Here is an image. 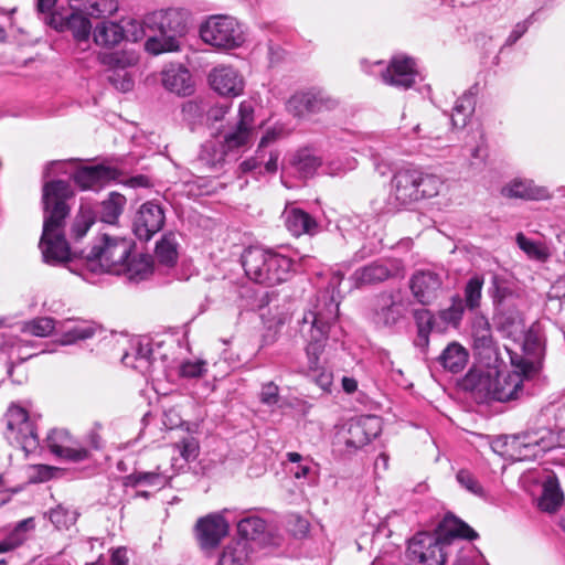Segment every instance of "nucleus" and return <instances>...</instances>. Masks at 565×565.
Masks as SVG:
<instances>
[{
	"label": "nucleus",
	"mask_w": 565,
	"mask_h": 565,
	"mask_svg": "<svg viewBox=\"0 0 565 565\" xmlns=\"http://www.w3.org/2000/svg\"><path fill=\"white\" fill-rule=\"evenodd\" d=\"M524 356L511 358L520 372L501 369V361L484 367H472L462 380V388L469 391L479 403L489 401L508 402L516 399L523 392V375L529 376L537 370L541 343L529 334L524 341Z\"/></svg>",
	"instance_id": "1"
},
{
	"label": "nucleus",
	"mask_w": 565,
	"mask_h": 565,
	"mask_svg": "<svg viewBox=\"0 0 565 565\" xmlns=\"http://www.w3.org/2000/svg\"><path fill=\"white\" fill-rule=\"evenodd\" d=\"M342 279V274H333L329 286L317 295L316 301L310 305L300 321V333L308 342L306 354L309 376L323 391H329L333 375L330 371L324 370L319 361L324 350L330 326L337 321L339 316L340 301L335 298V291Z\"/></svg>",
	"instance_id": "2"
},
{
	"label": "nucleus",
	"mask_w": 565,
	"mask_h": 565,
	"mask_svg": "<svg viewBox=\"0 0 565 565\" xmlns=\"http://www.w3.org/2000/svg\"><path fill=\"white\" fill-rule=\"evenodd\" d=\"M74 192L68 182L63 180L47 181L42 189L44 211L43 233L40 248L44 262L51 265L66 263L71 259V249L65 239L63 228L70 214L67 200Z\"/></svg>",
	"instance_id": "3"
},
{
	"label": "nucleus",
	"mask_w": 565,
	"mask_h": 565,
	"mask_svg": "<svg viewBox=\"0 0 565 565\" xmlns=\"http://www.w3.org/2000/svg\"><path fill=\"white\" fill-rule=\"evenodd\" d=\"M443 186V179L436 174L403 169L392 179L390 203L395 207H408L423 199L438 195Z\"/></svg>",
	"instance_id": "4"
},
{
	"label": "nucleus",
	"mask_w": 565,
	"mask_h": 565,
	"mask_svg": "<svg viewBox=\"0 0 565 565\" xmlns=\"http://www.w3.org/2000/svg\"><path fill=\"white\" fill-rule=\"evenodd\" d=\"M242 265L250 280L260 285L274 286L289 278L292 262L274 250L250 246L242 255Z\"/></svg>",
	"instance_id": "5"
},
{
	"label": "nucleus",
	"mask_w": 565,
	"mask_h": 565,
	"mask_svg": "<svg viewBox=\"0 0 565 565\" xmlns=\"http://www.w3.org/2000/svg\"><path fill=\"white\" fill-rule=\"evenodd\" d=\"M135 248L130 238L103 235L85 256V268L94 274L122 275Z\"/></svg>",
	"instance_id": "6"
},
{
	"label": "nucleus",
	"mask_w": 565,
	"mask_h": 565,
	"mask_svg": "<svg viewBox=\"0 0 565 565\" xmlns=\"http://www.w3.org/2000/svg\"><path fill=\"white\" fill-rule=\"evenodd\" d=\"M146 26L158 33L149 36L146 50L152 54L174 52L180 49V39L186 32L184 14L175 9L156 11L147 15Z\"/></svg>",
	"instance_id": "7"
},
{
	"label": "nucleus",
	"mask_w": 565,
	"mask_h": 565,
	"mask_svg": "<svg viewBox=\"0 0 565 565\" xmlns=\"http://www.w3.org/2000/svg\"><path fill=\"white\" fill-rule=\"evenodd\" d=\"M201 39L217 49L232 50L245 42L242 24L230 15H212L200 28Z\"/></svg>",
	"instance_id": "8"
},
{
	"label": "nucleus",
	"mask_w": 565,
	"mask_h": 565,
	"mask_svg": "<svg viewBox=\"0 0 565 565\" xmlns=\"http://www.w3.org/2000/svg\"><path fill=\"white\" fill-rule=\"evenodd\" d=\"M504 445L516 460H534L558 446L556 435L548 428L527 430L505 438Z\"/></svg>",
	"instance_id": "9"
},
{
	"label": "nucleus",
	"mask_w": 565,
	"mask_h": 565,
	"mask_svg": "<svg viewBox=\"0 0 565 565\" xmlns=\"http://www.w3.org/2000/svg\"><path fill=\"white\" fill-rule=\"evenodd\" d=\"M382 430L380 417L365 415L348 420L337 434V444L354 454L376 438Z\"/></svg>",
	"instance_id": "10"
},
{
	"label": "nucleus",
	"mask_w": 565,
	"mask_h": 565,
	"mask_svg": "<svg viewBox=\"0 0 565 565\" xmlns=\"http://www.w3.org/2000/svg\"><path fill=\"white\" fill-rule=\"evenodd\" d=\"M406 311L399 291H383L373 300L371 320L376 329L392 331L405 318Z\"/></svg>",
	"instance_id": "11"
},
{
	"label": "nucleus",
	"mask_w": 565,
	"mask_h": 565,
	"mask_svg": "<svg viewBox=\"0 0 565 565\" xmlns=\"http://www.w3.org/2000/svg\"><path fill=\"white\" fill-rule=\"evenodd\" d=\"M340 106L338 98L322 89H309L292 95L287 108L289 113L299 118L324 114L335 110Z\"/></svg>",
	"instance_id": "12"
},
{
	"label": "nucleus",
	"mask_w": 565,
	"mask_h": 565,
	"mask_svg": "<svg viewBox=\"0 0 565 565\" xmlns=\"http://www.w3.org/2000/svg\"><path fill=\"white\" fill-rule=\"evenodd\" d=\"M254 135V104L243 100L238 107V119L220 139L228 152L249 145Z\"/></svg>",
	"instance_id": "13"
},
{
	"label": "nucleus",
	"mask_w": 565,
	"mask_h": 565,
	"mask_svg": "<svg viewBox=\"0 0 565 565\" xmlns=\"http://www.w3.org/2000/svg\"><path fill=\"white\" fill-rule=\"evenodd\" d=\"M408 553L413 561L423 565H444L446 561L445 540L428 533H420L411 541Z\"/></svg>",
	"instance_id": "14"
},
{
	"label": "nucleus",
	"mask_w": 565,
	"mask_h": 565,
	"mask_svg": "<svg viewBox=\"0 0 565 565\" xmlns=\"http://www.w3.org/2000/svg\"><path fill=\"white\" fill-rule=\"evenodd\" d=\"M46 21L55 30H70L77 41H86L89 38L92 25L79 4L72 2L70 13L51 12Z\"/></svg>",
	"instance_id": "15"
},
{
	"label": "nucleus",
	"mask_w": 565,
	"mask_h": 565,
	"mask_svg": "<svg viewBox=\"0 0 565 565\" xmlns=\"http://www.w3.org/2000/svg\"><path fill=\"white\" fill-rule=\"evenodd\" d=\"M166 215L161 205L148 201L140 205L134 218V233L140 239L148 242L164 225Z\"/></svg>",
	"instance_id": "16"
},
{
	"label": "nucleus",
	"mask_w": 565,
	"mask_h": 565,
	"mask_svg": "<svg viewBox=\"0 0 565 565\" xmlns=\"http://www.w3.org/2000/svg\"><path fill=\"white\" fill-rule=\"evenodd\" d=\"M473 348L480 365L484 367L500 361L490 324L484 317H477L472 324Z\"/></svg>",
	"instance_id": "17"
},
{
	"label": "nucleus",
	"mask_w": 565,
	"mask_h": 565,
	"mask_svg": "<svg viewBox=\"0 0 565 565\" xmlns=\"http://www.w3.org/2000/svg\"><path fill=\"white\" fill-rule=\"evenodd\" d=\"M381 76L385 84L401 89H407L416 82V63L412 57L396 55L391 60Z\"/></svg>",
	"instance_id": "18"
},
{
	"label": "nucleus",
	"mask_w": 565,
	"mask_h": 565,
	"mask_svg": "<svg viewBox=\"0 0 565 565\" xmlns=\"http://www.w3.org/2000/svg\"><path fill=\"white\" fill-rule=\"evenodd\" d=\"M50 450L64 459L78 462L88 458V450L73 439L71 434L63 428L52 429L46 437Z\"/></svg>",
	"instance_id": "19"
},
{
	"label": "nucleus",
	"mask_w": 565,
	"mask_h": 565,
	"mask_svg": "<svg viewBox=\"0 0 565 565\" xmlns=\"http://www.w3.org/2000/svg\"><path fill=\"white\" fill-rule=\"evenodd\" d=\"M443 286L439 274L433 270H417L409 280L414 298L422 305H429L437 299Z\"/></svg>",
	"instance_id": "20"
},
{
	"label": "nucleus",
	"mask_w": 565,
	"mask_h": 565,
	"mask_svg": "<svg viewBox=\"0 0 565 565\" xmlns=\"http://www.w3.org/2000/svg\"><path fill=\"white\" fill-rule=\"evenodd\" d=\"M57 330L61 333L58 342L62 345L75 344L78 341L92 339L103 332V328L98 323L79 319L58 321Z\"/></svg>",
	"instance_id": "21"
},
{
	"label": "nucleus",
	"mask_w": 565,
	"mask_h": 565,
	"mask_svg": "<svg viewBox=\"0 0 565 565\" xmlns=\"http://www.w3.org/2000/svg\"><path fill=\"white\" fill-rule=\"evenodd\" d=\"M102 63L113 67L111 74L108 76L111 85L120 92H129L134 88V79L126 71V67L136 63L135 56H126L122 53L103 54Z\"/></svg>",
	"instance_id": "22"
},
{
	"label": "nucleus",
	"mask_w": 565,
	"mask_h": 565,
	"mask_svg": "<svg viewBox=\"0 0 565 565\" xmlns=\"http://www.w3.org/2000/svg\"><path fill=\"white\" fill-rule=\"evenodd\" d=\"M399 265L395 262L391 263H379L374 262L370 265L361 267L356 269L352 276L351 280L353 281L356 288L380 284L388 278L395 277L398 275Z\"/></svg>",
	"instance_id": "23"
},
{
	"label": "nucleus",
	"mask_w": 565,
	"mask_h": 565,
	"mask_svg": "<svg viewBox=\"0 0 565 565\" xmlns=\"http://www.w3.org/2000/svg\"><path fill=\"white\" fill-rule=\"evenodd\" d=\"M211 87L220 95L238 96L243 93L244 81L231 66L215 67L209 75Z\"/></svg>",
	"instance_id": "24"
},
{
	"label": "nucleus",
	"mask_w": 565,
	"mask_h": 565,
	"mask_svg": "<svg viewBox=\"0 0 565 565\" xmlns=\"http://www.w3.org/2000/svg\"><path fill=\"white\" fill-rule=\"evenodd\" d=\"M196 527L203 548L215 547L228 532V523L221 514H210L200 519Z\"/></svg>",
	"instance_id": "25"
},
{
	"label": "nucleus",
	"mask_w": 565,
	"mask_h": 565,
	"mask_svg": "<svg viewBox=\"0 0 565 565\" xmlns=\"http://www.w3.org/2000/svg\"><path fill=\"white\" fill-rule=\"evenodd\" d=\"M117 177L118 171L116 169L104 164L82 167L72 174L74 182L82 190H96L100 188L103 183L115 180Z\"/></svg>",
	"instance_id": "26"
},
{
	"label": "nucleus",
	"mask_w": 565,
	"mask_h": 565,
	"mask_svg": "<svg viewBox=\"0 0 565 565\" xmlns=\"http://www.w3.org/2000/svg\"><path fill=\"white\" fill-rule=\"evenodd\" d=\"M7 427L17 433V438L26 443L29 439H36V431L33 420L28 411L18 404H12L7 412Z\"/></svg>",
	"instance_id": "27"
},
{
	"label": "nucleus",
	"mask_w": 565,
	"mask_h": 565,
	"mask_svg": "<svg viewBox=\"0 0 565 565\" xmlns=\"http://www.w3.org/2000/svg\"><path fill=\"white\" fill-rule=\"evenodd\" d=\"M282 218L287 230L296 237L303 234L312 236L319 228L317 221L309 213L295 206H286Z\"/></svg>",
	"instance_id": "28"
},
{
	"label": "nucleus",
	"mask_w": 565,
	"mask_h": 565,
	"mask_svg": "<svg viewBox=\"0 0 565 565\" xmlns=\"http://www.w3.org/2000/svg\"><path fill=\"white\" fill-rule=\"evenodd\" d=\"M162 85L170 92L178 95H190L192 93V79L188 68L180 64H170L161 73Z\"/></svg>",
	"instance_id": "29"
},
{
	"label": "nucleus",
	"mask_w": 565,
	"mask_h": 565,
	"mask_svg": "<svg viewBox=\"0 0 565 565\" xmlns=\"http://www.w3.org/2000/svg\"><path fill=\"white\" fill-rule=\"evenodd\" d=\"M173 455L171 457L170 469L172 475H178L185 470L189 462L194 461L200 452L199 441L194 437H185L172 446Z\"/></svg>",
	"instance_id": "30"
},
{
	"label": "nucleus",
	"mask_w": 565,
	"mask_h": 565,
	"mask_svg": "<svg viewBox=\"0 0 565 565\" xmlns=\"http://www.w3.org/2000/svg\"><path fill=\"white\" fill-rule=\"evenodd\" d=\"M502 194L507 198L523 200H546L550 192L545 186L536 185L532 180L514 179L502 189Z\"/></svg>",
	"instance_id": "31"
},
{
	"label": "nucleus",
	"mask_w": 565,
	"mask_h": 565,
	"mask_svg": "<svg viewBox=\"0 0 565 565\" xmlns=\"http://www.w3.org/2000/svg\"><path fill=\"white\" fill-rule=\"evenodd\" d=\"M121 362L141 374H147L152 365V349L149 342L136 341L131 343L130 351L126 352Z\"/></svg>",
	"instance_id": "32"
},
{
	"label": "nucleus",
	"mask_w": 565,
	"mask_h": 565,
	"mask_svg": "<svg viewBox=\"0 0 565 565\" xmlns=\"http://www.w3.org/2000/svg\"><path fill=\"white\" fill-rule=\"evenodd\" d=\"M468 359L469 353L466 348L458 342H451L444 349L438 361L445 370L459 373L466 367Z\"/></svg>",
	"instance_id": "33"
},
{
	"label": "nucleus",
	"mask_w": 565,
	"mask_h": 565,
	"mask_svg": "<svg viewBox=\"0 0 565 565\" xmlns=\"http://www.w3.org/2000/svg\"><path fill=\"white\" fill-rule=\"evenodd\" d=\"M563 499L557 479L548 475L543 481L542 494L537 503L539 508L545 512H554L561 507Z\"/></svg>",
	"instance_id": "34"
},
{
	"label": "nucleus",
	"mask_w": 565,
	"mask_h": 565,
	"mask_svg": "<svg viewBox=\"0 0 565 565\" xmlns=\"http://www.w3.org/2000/svg\"><path fill=\"white\" fill-rule=\"evenodd\" d=\"M228 150L224 147L220 139H211L205 141L199 153V161L211 170L222 167Z\"/></svg>",
	"instance_id": "35"
},
{
	"label": "nucleus",
	"mask_w": 565,
	"mask_h": 565,
	"mask_svg": "<svg viewBox=\"0 0 565 565\" xmlns=\"http://www.w3.org/2000/svg\"><path fill=\"white\" fill-rule=\"evenodd\" d=\"M250 544L246 540L230 542L218 559V565H244L249 556Z\"/></svg>",
	"instance_id": "36"
},
{
	"label": "nucleus",
	"mask_w": 565,
	"mask_h": 565,
	"mask_svg": "<svg viewBox=\"0 0 565 565\" xmlns=\"http://www.w3.org/2000/svg\"><path fill=\"white\" fill-rule=\"evenodd\" d=\"M476 98L471 90L465 92L457 100L451 113V124L456 128H463L475 111Z\"/></svg>",
	"instance_id": "37"
},
{
	"label": "nucleus",
	"mask_w": 565,
	"mask_h": 565,
	"mask_svg": "<svg viewBox=\"0 0 565 565\" xmlns=\"http://www.w3.org/2000/svg\"><path fill=\"white\" fill-rule=\"evenodd\" d=\"M125 39L124 26L115 22H102L94 31V41L97 45L110 47Z\"/></svg>",
	"instance_id": "38"
},
{
	"label": "nucleus",
	"mask_w": 565,
	"mask_h": 565,
	"mask_svg": "<svg viewBox=\"0 0 565 565\" xmlns=\"http://www.w3.org/2000/svg\"><path fill=\"white\" fill-rule=\"evenodd\" d=\"M127 200L118 192H110L108 198L102 202L99 215L104 223L114 225L124 212Z\"/></svg>",
	"instance_id": "39"
},
{
	"label": "nucleus",
	"mask_w": 565,
	"mask_h": 565,
	"mask_svg": "<svg viewBox=\"0 0 565 565\" xmlns=\"http://www.w3.org/2000/svg\"><path fill=\"white\" fill-rule=\"evenodd\" d=\"M291 164L301 178H309L312 177L321 166V159L310 149H301L294 156Z\"/></svg>",
	"instance_id": "40"
},
{
	"label": "nucleus",
	"mask_w": 565,
	"mask_h": 565,
	"mask_svg": "<svg viewBox=\"0 0 565 565\" xmlns=\"http://www.w3.org/2000/svg\"><path fill=\"white\" fill-rule=\"evenodd\" d=\"M173 475L168 472V469H162L160 466L156 471L149 472H135L128 477L132 486L147 484L161 489L170 483Z\"/></svg>",
	"instance_id": "41"
},
{
	"label": "nucleus",
	"mask_w": 565,
	"mask_h": 565,
	"mask_svg": "<svg viewBox=\"0 0 565 565\" xmlns=\"http://www.w3.org/2000/svg\"><path fill=\"white\" fill-rule=\"evenodd\" d=\"M34 526L35 523L33 518H28L18 522L8 536L0 542V552H7L21 545Z\"/></svg>",
	"instance_id": "42"
},
{
	"label": "nucleus",
	"mask_w": 565,
	"mask_h": 565,
	"mask_svg": "<svg viewBox=\"0 0 565 565\" xmlns=\"http://www.w3.org/2000/svg\"><path fill=\"white\" fill-rule=\"evenodd\" d=\"M126 264L127 268L124 270L122 275H127L131 280H142L152 270L151 258L148 255L140 254L138 256H132L131 253Z\"/></svg>",
	"instance_id": "43"
},
{
	"label": "nucleus",
	"mask_w": 565,
	"mask_h": 565,
	"mask_svg": "<svg viewBox=\"0 0 565 565\" xmlns=\"http://www.w3.org/2000/svg\"><path fill=\"white\" fill-rule=\"evenodd\" d=\"M156 256L160 264L173 266L178 259V243L172 233L166 234L156 245Z\"/></svg>",
	"instance_id": "44"
},
{
	"label": "nucleus",
	"mask_w": 565,
	"mask_h": 565,
	"mask_svg": "<svg viewBox=\"0 0 565 565\" xmlns=\"http://www.w3.org/2000/svg\"><path fill=\"white\" fill-rule=\"evenodd\" d=\"M265 521L254 515L244 518L237 523L239 539L246 540L248 543L258 540L265 533Z\"/></svg>",
	"instance_id": "45"
},
{
	"label": "nucleus",
	"mask_w": 565,
	"mask_h": 565,
	"mask_svg": "<svg viewBox=\"0 0 565 565\" xmlns=\"http://www.w3.org/2000/svg\"><path fill=\"white\" fill-rule=\"evenodd\" d=\"M57 328L58 322H56L53 318L39 317L25 321L22 324L21 331L29 335L43 338L50 335Z\"/></svg>",
	"instance_id": "46"
},
{
	"label": "nucleus",
	"mask_w": 565,
	"mask_h": 565,
	"mask_svg": "<svg viewBox=\"0 0 565 565\" xmlns=\"http://www.w3.org/2000/svg\"><path fill=\"white\" fill-rule=\"evenodd\" d=\"M443 532L446 536L460 537L467 540H475L478 534L467 523L455 518L454 515L446 516L441 523Z\"/></svg>",
	"instance_id": "47"
},
{
	"label": "nucleus",
	"mask_w": 565,
	"mask_h": 565,
	"mask_svg": "<svg viewBox=\"0 0 565 565\" xmlns=\"http://www.w3.org/2000/svg\"><path fill=\"white\" fill-rule=\"evenodd\" d=\"M78 515L75 509L63 504H58L49 512V519L57 530L70 529L76 523Z\"/></svg>",
	"instance_id": "48"
},
{
	"label": "nucleus",
	"mask_w": 565,
	"mask_h": 565,
	"mask_svg": "<svg viewBox=\"0 0 565 565\" xmlns=\"http://www.w3.org/2000/svg\"><path fill=\"white\" fill-rule=\"evenodd\" d=\"M484 279L481 276H473L470 278L465 287V301L463 305L475 310L480 306L481 290L483 287Z\"/></svg>",
	"instance_id": "49"
},
{
	"label": "nucleus",
	"mask_w": 565,
	"mask_h": 565,
	"mask_svg": "<svg viewBox=\"0 0 565 565\" xmlns=\"http://www.w3.org/2000/svg\"><path fill=\"white\" fill-rule=\"evenodd\" d=\"M276 139V135L274 132H267L265 136L262 137L258 149L256 152V157L247 159L241 163V169L244 172H249L258 169L263 162L264 159V149L269 146L271 142H274Z\"/></svg>",
	"instance_id": "50"
},
{
	"label": "nucleus",
	"mask_w": 565,
	"mask_h": 565,
	"mask_svg": "<svg viewBox=\"0 0 565 565\" xmlns=\"http://www.w3.org/2000/svg\"><path fill=\"white\" fill-rule=\"evenodd\" d=\"M465 311L463 300L456 296L451 300V305L439 312V318L447 324L454 327L459 326Z\"/></svg>",
	"instance_id": "51"
},
{
	"label": "nucleus",
	"mask_w": 565,
	"mask_h": 565,
	"mask_svg": "<svg viewBox=\"0 0 565 565\" xmlns=\"http://www.w3.org/2000/svg\"><path fill=\"white\" fill-rule=\"evenodd\" d=\"M94 223V216L90 210L81 209L72 225V235L74 238H82Z\"/></svg>",
	"instance_id": "52"
},
{
	"label": "nucleus",
	"mask_w": 565,
	"mask_h": 565,
	"mask_svg": "<svg viewBox=\"0 0 565 565\" xmlns=\"http://www.w3.org/2000/svg\"><path fill=\"white\" fill-rule=\"evenodd\" d=\"M516 243L519 247L531 258L543 260L547 257L545 248L539 243L526 238L522 233L516 235Z\"/></svg>",
	"instance_id": "53"
},
{
	"label": "nucleus",
	"mask_w": 565,
	"mask_h": 565,
	"mask_svg": "<svg viewBox=\"0 0 565 565\" xmlns=\"http://www.w3.org/2000/svg\"><path fill=\"white\" fill-rule=\"evenodd\" d=\"M456 478L459 484L470 493L480 498L484 497V490L482 486L470 471L461 469L457 472Z\"/></svg>",
	"instance_id": "54"
},
{
	"label": "nucleus",
	"mask_w": 565,
	"mask_h": 565,
	"mask_svg": "<svg viewBox=\"0 0 565 565\" xmlns=\"http://www.w3.org/2000/svg\"><path fill=\"white\" fill-rule=\"evenodd\" d=\"M205 371L204 361H186L180 366V375L186 379L201 377Z\"/></svg>",
	"instance_id": "55"
},
{
	"label": "nucleus",
	"mask_w": 565,
	"mask_h": 565,
	"mask_svg": "<svg viewBox=\"0 0 565 565\" xmlns=\"http://www.w3.org/2000/svg\"><path fill=\"white\" fill-rule=\"evenodd\" d=\"M279 401V387L274 382L265 383L260 391V402L266 405H275Z\"/></svg>",
	"instance_id": "56"
},
{
	"label": "nucleus",
	"mask_w": 565,
	"mask_h": 565,
	"mask_svg": "<svg viewBox=\"0 0 565 565\" xmlns=\"http://www.w3.org/2000/svg\"><path fill=\"white\" fill-rule=\"evenodd\" d=\"M483 558L475 548L468 547L458 555L457 565H482Z\"/></svg>",
	"instance_id": "57"
},
{
	"label": "nucleus",
	"mask_w": 565,
	"mask_h": 565,
	"mask_svg": "<svg viewBox=\"0 0 565 565\" xmlns=\"http://www.w3.org/2000/svg\"><path fill=\"white\" fill-rule=\"evenodd\" d=\"M414 319L417 326V330L431 331L434 324V317L427 309L415 310Z\"/></svg>",
	"instance_id": "58"
},
{
	"label": "nucleus",
	"mask_w": 565,
	"mask_h": 565,
	"mask_svg": "<svg viewBox=\"0 0 565 565\" xmlns=\"http://www.w3.org/2000/svg\"><path fill=\"white\" fill-rule=\"evenodd\" d=\"M124 33L125 39L136 42L143 38L145 29L137 21H129L127 25L124 26Z\"/></svg>",
	"instance_id": "59"
},
{
	"label": "nucleus",
	"mask_w": 565,
	"mask_h": 565,
	"mask_svg": "<svg viewBox=\"0 0 565 565\" xmlns=\"http://www.w3.org/2000/svg\"><path fill=\"white\" fill-rule=\"evenodd\" d=\"M531 24V17L526 19L525 21L519 22L515 24L514 29L508 36L505 41L507 46L513 45L529 29Z\"/></svg>",
	"instance_id": "60"
},
{
	"label": "nucleus",
	"mask_w": 565,
	"mask_h": 565,
	"mask_svg": "<svg viewBox=\"0 0 565 565\" xmlns=\"http://www.w3.org/2000/svg\"><path fill=\"white\" fill-rule=\"evenodd\" d=\"M68 164V161H51L45 166V169L43 171L44 178H50L51 175H56L60 173H66V166Z\"/></svg>",
	"instance_id": "61"
},
{
	"label": "nucleus",
	"mask_w": 565,
	"mask_h": 565,
	"mask_svg": "<svg viewBox=\"0 0 565 565\" xmlns=\"http://www.w3.org/2000/svg\"><path fill=\"white\" fill-rule=\"evenodd\" d=\"M124 184L129 188H148L151 185L150 180L142 174L131 177L124 181Z\"/></svg>",
	"instance_id": "62"
},
{
	"label": "nucleus",
	"mask_w": 565,
	"mask_h": 565,
	"mask_svg": "<svg viewBox=\"0 0 565 565\" xmlns=\"http://www.w3.org/2000/svg\"><path fill=\"white\" fill-rule=\"evenodd\" d=\"M228 109H230L228 104H220L210 109L209 118L213 119L215 121L222 120L225 117V115L228 113Z\"/></svg>",
	"instance_id": "63"
},
{
	"label": "nucleus",
	"mask_w": 565,
	"mask_h": 565,
	"mask_svg": "<svg viewBox=\"0 0 565 565\" xmlns=\"http://www.w3.org/2000/svg\"><path fill=\"white\" fill-rule=\"evenodd\" d=\"M113 565H128L127 551L124 547L115 550L111 554Z\"/></svg>",
	"instance_id": "64"
}]
</instances>
